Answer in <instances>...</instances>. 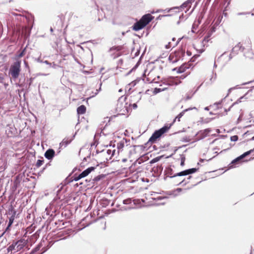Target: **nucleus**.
<instances>
[{
	"label": "nucleus",
	"instance_id": "f257e3e1",
	"mask_svg": "<svg viewBox=\"0 0 254 254\" xmlns=\"http://www.w3.org/2000/svg\"><path fill=\"white\" fill-rule=\"evenodd\" d=\"M198 169L196 168H191L185 170L184 171H181L179 173H177L176 174L173 173V171L172 168L170 167H168L166 168V169L165 171V175L166 176V177H170L171 178H175V180H174V182L178 183L177 185H179L181 184H182L184 183V182H185V179H176L177 177H181V176H184L189 175L190 174H193L195 173L197 171Z\"/></svg>",
	"mask_w": 254,
	"mask_h": 254
},
{
	"label": "nucleus",
	"instance_id": "f03ea898",
	"mask_svg": "<svg viewBox=\"0 0 254 254\" xmlns=\"http://www.w3.org/2000/svg\"><path fill=\"white\" fill-rule=\"evenodd\" d=\"M171 125L164 126L158 130H155L149 139L147 143H154L162 135L166 132L170 128Z\"/></svg>",
	"mask_w": 254,
	"mask_h": 254
},
{
	"label": "nucleus",
	"instance_id": "7ed1b4c3",
	"mask_svg": "<svg viewBox=\"0 0 254 254\" xmlns=\"http://www.w3.org/2000/svg\"><path fill=\"white\" fill-rule=\"evenodd\" d=\"M126 97L121 96L118 101L117 110L122 114L128 112V107L127 103L126 102Z\"/></svg>",
	"mask_w": 254,
	"mask_h": 254
},
{
	"label": "nucleus",
	"instance_id": "20e7f679",
	"mask_svg": "<svg viewBox=\"0 0 254 254\" xmlns=\"http://www.w3.org/2000/svg\"><path fill=\"white\" fill-rule=\"evenodd\" d=\"M21 62L16 61L11 65L9 69V74H11L13 79L18 77L20 72Z\"/></svg>",
	"mask_w": 254,
	"mask_h": 254
},
{
	"label": "nucleus",
	"instance_id": "39448f33",
	"mask_svg": "<svg viewBox=\"0 0 254 254\" xmlns=\"http://www.w3.org/2000/svg\"><path fill=\"white\" fill-rule=\"evenodd\" d=\"M115 149H104L101 153V156L104 158L106 161H109L112 159V156L115 155Z\"/></svg>",
	"mask_w": 254,
	"mask_h": 254
},
{
	"label": "nucleus",
	"instance_id": "423d86ee",
	"mask_svg": "<svg viewBox=\"0 0 254 254\" xmlns=\"http://www.w3.org/2000/svg\"><path fill=\"white\" fill-rule=\"evenodd\" d=\"M153 16H152L150 14H146L143 15L140 20L145 26L153 19Z\"/></svg>",
	"mask_w": 254,
	"mask_h": 254
},
{
	"label": "nucleus",
	"instance_id": "0eeeda50",
	"mask_svg": "<svg viewBox=\"0 0 254 254\" xmlns=\"http://www.w3.org/2000/svg\"><path fill=\"white\" fill-rule=\"evenodd\" d=\"M185 55V50L183 48L179 49L175 53L176 59L173 62H176L181 59H182Z\"/></svg>",
	"mask_w": 254,
	"mask_h": 254
},
{
	"label": "nucleus",
	"instance_id": "6e6552de",
	"mask_svg": "<svg viewBox=\"0 0 254 254\" xmlns=\"http://www.w3.org/2000/svg\"><path fill=\"white\" fill-rule=\"evenodd\" d=\"M75 135L72 136L70 138L69 137L64 138L63 141L60 143V148L62 147H65L67 145H68L72 140L73 139Z\"/></svg>",
	"mask_w": 254,
	"mask_h": 254
},
{
	"label": "nucleus",
	"instance_id": "1a4fd4ad",
	"mask_svg": "<svg viewBox=\"0 0 254 254\" xmlns=\"http://www.w3.org/2000/svg\"><path fill=\"white\" fill-rule=\"evenodd\" d=\"M125 144H126L127 146V139L124 138L117 143L118 153L123 151Z\"/></svg>",
	"mask_w": 254,
	"mask_h": 254
},
{
	"label": "nucleus",
	"instance_id": "9d476101",
	"mask_svg": "<svg viewBox=\"0 0 254 254\" xmlns=\"http://www.w3.org/2000/svg\"><path fill=\"white\" fill-rule=\"evenodd\" d=\"M55 152L53 149H48L45 153V157L48 160H52L55 156Z\"/></svg>",
	"mask_w": 254,
	"mask_h": 254
},
{
	"label": "nucleus",
	"instance_id": "9b49d317",
	"mask_svg": "<svg viewBox=\"0 0 254 254\" xmlns=\"http://www.w3.org/2000/svg\"><path fill=\"white\" fill-rule=\"evenodd\" d=\"M14 244L15 246L16 252H18L24 247L25 242L23 240H20L14 243Z\"/></svg>",
	"mask_w": 254,
	"mask_h": 254
},
{
	"label": "nucleus",
	"instance_id": "f8f14e48",
	"mask_svg": "<svg viewBox=\"0 0 254 254\" xmlns=\"http://www.w3.org/2000/svg\"><path fill=\"white\" fill-rule=\"evenodd\" d=\"M145 27L143 23L140 20L135 23L133 26L132 29L134 31H138Z\"/></svg>",
	"mask_w": 254,
	"mask_h": 254
},
{
	"label": "nucleus",
	"instance_id": "ddd939ff",
	"mask_svg": "<svg viewBox=\"0 0 254 254\" xmlns=\"http://www.w3.org/2000/svg\"><path fill=\"white\" fill-rule=\"evenodd\" d=\"M242 159L240 156L238 157L231 162L230 167H236L237 165L240 164L242 162Z\"/></svg>",
	"mask_w": 254,
	"mask_h": 254
},
{
	"label": "nucleus",
	"instance_id": "4468645a",
	"mask_svg": "<svg viewBox=\"0 0 254 254\" xmlns=\"http://www.w3.org/2000/svg\"><path fill=\"white\" fill-rule=\"evenodd\" d=\"M95 169V168L94 167H91L83 171L82 173H81L83 178L86 177L92 171L94 170Z\"/></svg>",
	"mask_w": 254,
	"mask_h": 254
},
{
	"label": "nucleus",
	"instance_id": "2eb2a0df",
	"mask_svg": "<svg viewBox=\"0 0 254 254\" xmlns=\"http://www.w3.org/2000/svg\"><path fill=\"white\" fill-rule=\"evenodd\" d=\"M193 109H196L195 107L193 108H188V109H185L184 110V111H183L182 112H181L176 117V118L174 119V122L177 119L178 121H180V119L184 116L185 113L187 111H188L189 110H192Z\"/></svg>",
	"mask_w": 254,
	"mask_h": 254
},
{
	"label": "nucleus",
	"instance_id": "dca6fc26",
	"mask_svg": "<svg viewBox=\"0 0 254 254\" xmlns=\"http://www.w3.org/2000/svg\"><path fill=\"white\" fill-rule=\"evenodd\" d=\"M86 108L84 105H81L77 109V112L78 114H83L86 112Z\"/></svg>",
	"mask_w": 254,
	"mask_h": 254
},
{
	"label": "nucleus",
	"instance_id": "f3484780",
	"mask_svg": "<svg viewBox=\"0 0 254 254\" xmlns=\"http://www.w3.org/2000/svg\"><path fill=\"white\" fill-rule=\"evenodd\" d=\"M192 0H188L185 2H184L182 5L181 8H189L191 6V4L192 3Z\"/></svg>",
	"mask_w": 254,
	"mask_h": 254
},
{
	"label": "nucleus",
	"instance_id": "a211bd4d",
	"mask_svg": "<svg viewBox=\"0 0 254 254\" xmlns=\"http://www.w3.org/2000/svg\"><path fill=\"white\" fill-rule=\"evenodd\" d=\"M188 68H189L188 64H183L178 69L177 72L179 73H183L185 72Z\"/></svg>",
	"mask_w": 254,
	"mask_h": 254
},
{
	"label": "nucleus",
	"instance_id": "6ab92c4d",
	"mask_svg": "<svg viewBox=\"0 0 254 254\" xmlns=\"http://www.w3.org/2000/svg\"><path fill=\"white\" fill-rule=\"evenodd\" d=\"M241 48H242V45H241V44L240 43H239L236 46H235V47H234L233 48L232 51V53L230 55V56H231L232 53H236V54L238 52V51L241 50Z\"/></svg>",
	"mask_w": 254,
	"mask_h": 254
},
{
	"label": "nucleus",
	"instance_id": "aec40b11",
	"mask_svg": "<svg viewBox=\"0 0 254 254\" xmlns=\"http://www.w3.org/2000/svg\"><path fill=\"white\" fill-rule=\"evenodd\" d=\"M211 129L210 128H206L202 131H201V134L203 135V137H206L211 131Z\"/></svg>",
	"mask_w": 254,
	"mask_h": 254
},
{
	"label": "nucleus",
	"instance_id": "412c9836",
	"mask_svg": "<svg viewBox=\"0 0 254 254\" xmlns=\"http://www.w3.org/2000/svg\"><path fill=\"white\" fill-rule=\"evenodd\" d=\"M7 251H8V252H12V251H14V253L16 252L15 246L14 243H13L12 244H11V245H10L8 247Z\"/></svg>",
	"mask_w": 254,
	"mask_h": 254
},
{
	"label": "nucleus",
	"instance_id": "4be33fe9",
	"mask_svg": "<svg viewBox=\"0 0 254 254\" xmlns=\"http://www.w3.org/2000/svg\"><path fill=\"white\" fill-rule=\"evenodd\" d=\"M253 151H254V149H251V150H249L248 151H247V152H245L244 153H243V154H242L241 155H240V157H241V158L243 160L245 157H246L247 156L249 155L252 152H253Z\"/></svg>",
	"mask_w": 254,
	"mask_h": 254
},
{
	"label": "nucleus",
	"instance_id": "5701e85b",
	"mask_svg": "<svg viewBox=\"0 0 254 254\" xmlns=\"http://www.w3.org/2000/svg\"><path fill=\"white\" fill-rule=\"evenodd\" d=\"M132 200L130 198H128L123 200V203L124 204H129L131 203Z\"/></svg>",
	"mask_w": 254,
	"mask_h": 254
},
{
	"label": "nucleus",
	"instance_id": "b1692460",
	"mask_svg": "<svg viewBox=\"0 0 254 254\" xmlns=\"http://www.w3.org/2000/svg\"><path fill=\"white\" fill-rule=\"evenodd\" d=\"M179 43V41H177L174 45H172L171 42H169L167 45H166V49H169L171 48L172 47H174L175 46H176L178 43Z\"/></svg>",
	"mask_w": 254,
	"mask_h": 254
},
{
	"label": "nucleus",
	"instance_id": "393cba45",
	"mask_svg": "<svg viewBox=\"0 0 254 254\" xmlns=\"http://www.w3.org/2000/svg\"><path fill=\"white\" fill-rule=\"evenodd\" d=\"M41 247V244L38 245L31 253V254H33L36 252L39 251Z\"/></svg>",
	"mask_w": 254,
	"mask_h": 254
},
{
	"label": "nucleus",
	"instance_id": "a878e982",
	"mask_svg": "<svg viewBox=\"0 0 254 254\" xmlns=\"http://www.w3.org/2000/svg\"><path fill=\"white\" fill-rule=\"evenodd\" d=\"M82 178H83V177L81 175V174L80 173V174H79V175H78L77 176L75 175L74 177L73 180H74L75 181H77L80 180Z\"/></svg>",
	"mask_w": 254,
	"mask_h": 254
},
{
	"label": "nucleus",
	"instance_id": "bb28decb",
	"mask_svg": "<svg viewBox=\"0 0 254 254\" xmlns=\"http://www.w3.org/2000/svg\"><path fill=\"white\" fill-rule=\"evenodd\" d=\"M44 160H38L36 164V166L37 167H40L43 163Z\"/></svg>",
	"mask_w": 254,
	"mask_h": 254
},
{
	"label": "nucleus",
	"instance_id": "cd10ccee",
	"mask_svg": "<svg viewBox=\"0 0 254 254\" xmlns=\"http://www.w3.org/2000/svg\"><path fill=\"white\" fill-rule=\"evenodd\" d=\"M14 216H12L11 217H10L9 219V222H8V227H10L11 226V225L12 224L13 222V220H14Z\"/></svg>",
	"mask_w": 254,
	"mask_h": 254
},
{
	"label": "nucleus",
	"instance_id": "c85d7f7f",
	"mask_svg": "<svg viewBox=\"0 0 254 254\" xmlns=\"http://www.w3.org/2000/svg\"><path fill=\"white\" fill-rule=\"evenodd\" d=\"M25 51H26V48H25L24 49H23L18 54V58H21L22 57H23L24 56V55L25 54Z\"/></svg>",
	"mask_w": 254,
	"mask_h": 254
},
{
	"label": "nucleus",
	"instance_id": "c756f323",
	"mask_svg": "<svg viewBox=\"0 0 254 254\" xmlns=\"http://www.w3.org/2000/svg\"><path fill=\"white\" fill-rule=\"evenodd\" d=\"M185 157L184 155L181 156V166H183L185 164Z\"/></svg>",
	"mask_w": 254,
	"mask_h": 254
},
{
	"label": "nucleus",
	"instance_id": "7c9ffc66",
	"mask_svg": "<svg viewBox=\"0 0 254 254\" xmlns=\"http://www.w3.org/2000/svg\"><path fill=\"white\" fill-rule=\"evenodd\" d=\"M230 139L232 141H236L238 139V136L237 135H234L231 137Z\"/></svg>",
	"mask_w": 254,
	"mask_h": 254
},
{
	"label": "nucleus",
	"instance_id": "2f4dec72",
	"mask_svg": "<svg viewBox=\"0 0 254 254\" xmlns=\"http://www.w3.org/2000/svg\"><path fill=\"white\" fill-rule=\"evenodd\" d=\"M159 160H160V157H156V158L153 159L152 160H151V161H150V163H154L158 162Z\"/></svg>",
	"mask_w": 254,
	"mask_h": 254
},
{
	"label": "nucleus",
	"instance_id": "473e14b6",
	"mask_svg": "<svg viewBox=\"0 0 254 254\" xmlns=\"http://www.w3.org/2000/svg\"><path fill=\"white\" fill-rule=\"evenodd\" d=\"M173 190L172 191H169L167 192V194L169 195H173L174 196H176L178 195V194L176 192H173Z\"/></svg>",
	"mask_w": 254,
	"mask_h": 254
},
{
	"label": "nucleus",
	"instance_id": "72a5a7b5",
	"mask_svg": "<svg viewBox=\"0 0 254 254\" xmlns=\"http://www.w3.org/2000/svg\"><path fill=\"white\" fill-rule=\"evenodd\" d=\"M182 190H183V189L181 188H178V189L174 190L173 192H176V193H177V192H180L182 191Z\"/></svg>",
	"mask_w": 254,
	"mask_h": 254
},
{
	"label": "nucleus",
	"instance_id": "f704fd0d",
	"mask_svg": "<svg viewBox=\"0 0 254 254\" xmlns=\"http://www.w3.org/2000/svg\"><path fill=\"white\" fill-rule=\"evenodd\" d=\"M195 29V23L193 24L191 29V32L193 33H195L194 29Z\"/></svg>",
	"mask_w": 254,
	"mask_h": 254
},
{
	"label": "nucleus",
	"instance_id": "c9c22d12",
	"mask_svg": "<svg viewBox=\"0 0 254 254\" xmlns=\"http://www.w3.org/2000/svg\"><path fill=\"white\" fill-rule=\"evenodd\" d=\"M191 178V176H190L188 179H187V181H186L184 184H183V186H185L187 184H188L189 183V180L190 179V178Z\"/></svg>",
	"mask_w": 254,
	"mask_h": 254
},
{
	"label": "nucleus",
	"instance_id": "e433bc0d",
	"mask_svg": "<svg viewBox=\"0 0 254 254\" xmlns=\"http://www.w3.org/2000/svg\"><path fill=\"white\" fill-rule=\"evenodd\" d=\"M210 37V36H208L207 37H205L204 39V41H206V42H208V41L209 40V37Z\"/></svg>",
	"mask_w": 254,
	"mask_h": 254
},
{
	"label": "nucleus",
	"instance_id": "4c0bfd02",
	"mask_svg": "<svg viewBox=\"0 0 254 254\" xmlns=\"http://www.w3.org/2000/svg\"><path fill=\"white\" fill-rule=\"evenodd\" d=\"M191 96H189V95H188L186 96V98L185 100H186V101H187V100H190V99H191Z\"/></svg>",
	"mask_w": 254,
	"mask_h": 254
},
{
	"label": "nucleus",
	"instance_id": "58836bf2",
	"mask_svg": "<svg viewBox=\"0 0 254 254\" xmlns=\"http://www.w3.org/2000/svg\"><path fill=\"white\" fill-rule=\"evenodd\" d=\"M43 63L47 64L49 65L50 66L51 65V63H49L48 61H45L43 62Z\"/></svg>",
	"mask_w": 254,
	"mask_h": 254
},
{
	"label": "nucleus",
	"instance_id": "ea45409f",
	"mask_svg": "<svg viewBox=\"0 0 254 254\" xmlns=\"http://www.w3.org/2000/svg\"><path fill=\"white\" fill-rule=\"evenodd\" d=\"M240 86L239 85H236L235 87H233V88H230L229 90H232V89H238V88H240Z\"/></svg>",
	"mask_w": 254,
	"mask_h": 254
},
{
	"label": "nucleus",
	"instance_id": "a19ab883",
	"mask_svg": "<svg viewBox=\"0 0 254 254\" xmlns=\"http://www.w3.org/2000/svg\"><path fill=\"white\" fill-rule=\"evenodd\" d=\"M187 54L188 56H190L191 55V52L189 51L187 52Z\"/></svg>",
	"mask_w": 254,
	"mask_h": 254
},
{
	"label": "nucleus",
	"instance_id": "79ce46f5",
	"mask_svg": "<svg viewBox=\"0 0 254 254\" xmlns=\"http://www.w3.org/2000/svg\"><path fill=\"white\" fill-rule=\"evenodd\" d=\"M132 107L133 108V109H136L137 108V105L136 103H134L133 105H132Z\"/></svg>",
	"mask_w": 254,
	"mask_h": 254
},
{
	"label": "nucleus",
	"instance_id": "37998d69",
	"mask_svg": "<svg viewBox=\"0 0 254 254\" xmlns=\"http://www.w3.org/2000/svg\"><path fill=\"white\" fill-rule=\"evenodd\" d=\"M185 77H186V76H185L184 75H182L180 76V78L182 79H183L185 78Z\"/></svg>",
	"mask_w": 254,
	"mask_h": 254
},
{
	"label": "nucleus",
	"instance_id": "c03bdc74",
	"mask_svg": "<svg viewBox=\"0 0 254 254\" xmlns=\"http://www.w3.org/2000/svg\"><path fill=\"white\" fill-rule=\"evenodd\" d=\"M9 227H8V225H7V227H6V229H5V231L3 233V234H3L6 232V231H7L9 229Z\"/></svg>",
	"mask_w": 254,
	"mask_h": 254
},
{
	"label": "nucleus",
	"instance_id": "a18cd8bd",
	"mask_svg": "<svg viewBox=\"0 0 254 254\" xmlns=\"http://www.w3.org/2000/svg\"><path fill=\"white\" fill-rule=\"evenodd\" d=\"M101 85H102V83H101L100 84V88H99V90H97V92L96 93V94H98V92H99V91H100V90H101Z\"/></svg>",
	"mask_w": 254,
	"mask_h": 254
},
{
	"label": "nucleus",
	"instance_id": "49530a36",
	"mask_svg": "<svg viewBox=\"0 0 254 254\" xmlns=\"http://www.w3.org/2000/svg\"><path fill=\"white\" fill-rule=\"evenodd\" d=\"M252 82V81H249V82H245V83H242V85H246V84H248Z\"/></svg>",
	"mask_w": 254,
	"mask_h": 254
},
{
	"label": "nucleus",
	"instance_id": "de8ad7c7",
	"mask_svg": "<svg viewBox=\"0 0 254 254\" xmlns=\"http://www.w3.org/2000/svg\"><path fill=\"white\" fill-rule=\"evenodd\" d=\"M37 61L38 62H40V63L43 62L42 61H41L40 58L37 59Z\"/></svg>",
	"mask_w": 254,
	"mask_h": 254
},
{
	"label": "nucleus",
	"instance_id": "09e8293b",
	"mask_svg": "<svg viewBox=\"0 0 254 254\" xmlns=\"http://www.w3.org/2000/svg\"><path fill=\"white\" fill-rule=\"evenodd\" d=\"M244 14H245V13H244V12H240V13H238V15H244Z\"/></svg>",
	"mask_w": 254,
	"mask_h": 254
},
{
	"label": "nucleus",
	"instance_id": "8fccbe9b",
	"mask_svg": "<svg viewBox=\"0 0 254 254\" xmlns=\"http://www.w3.org/2000/svg\"><path fill=\"white\" fill-rule=\"evenodd\" d=\"M204 110H206V111H208L209 110V108L208 107H206L205 108H204Z\"/></svg>",
	"mask_w": 254,
	"mask_h": 254
},
{
	"label": "nucleus",
	"instance_id": "3c124183",
	"mask_svg": "<svg viewBox=\"0 0 254 254\" xmlns=\"http://www.w3.org/2000/svg\"><path fill=\"white\" fill-rule=\"evenodd\" d=\"M228 149H229V148L224 149V150H223L222 151H221L220 152V153H222V152H223L226 151V150H227Z\"/></svg>",
	"mask_w": 254,
	"mask_h": 254
},
{
	"label": "nucleus",
	"instance_id": "603ef678",
	"mask_svg": "<svg viewBox=\"0 0 254 254\" xmlns=\"http://www.w3.org/2000/svg\"><path fill=\"white\" fill-rule=\"evenodd\" d=\"M214 31H215V28H214V27H213V28H212L211 32H214Z\"/></svg>",
	"mask_w": 254,
	"mask_h": 254
},
{
	"label": "nucleus",
	"instance_id": "864d4df0",
	"mask_svg": "<svg viewBox=\"0 0 254 254\" xmlns=\"http://www.w3.org/2000/svg\"><path fill=\"white\" fill-rule=\"evenodd\" d=\"M221 104V102H219L215 103L214 104V105H219V104Z\"/></svg>",
	"mask_w": 254,
	"mask_h": 254
},
{
	"label": "nucleus",
	"instance_id": "5fc2aeb1",
	"mask_svg": "<svg viewBox=\"0 0 254 254\" xmlns=\"http://www.w3.org/2000/svg\"><path fill=\"white\" fill-rule=\"evenodd\" d=\"M101 133H103L104 135H105V134L103 132V130H101Z\"/></svg>",
	"mask_w": 254,
	"mask_h": 254
},
{
	"label": "nucleus",
	"instance_id": "6e6d98bb",
	"mask_svg": "<svg viewBox=\"0 0 254 254\" xmlns=\"http://www.w3.org/2000/svg\"><path fill=\"white\" fill-rule=\"evenodd\" d=\"M155 90H157L158 92H159L160 91V89L155 88Z\"/></svg>",
	"mask_w": 254,
	"mask_h": 254
},
{
	"label": "nucleus",
	"instance_id": "4d7b16f0",
	"mask_svg": "<svg viewBox=\"0 0 254 254\" xmlns=\"http://www.w3.org/2000/svg\"><path fill=\"white\" fill-rule=\"evenodd\" d=\"M132 208V207H128V208H126L125 209H126V210L129 209H131V208Z\"/></svg>",
	"mask_w": 254,
	"mask_h": 254
},
{
	"label": "nucleus",
	"instance_id": "13d9d810",
	"mask_svg": "<svg viewBox=\"0 0 254 254\" xmlns=\"http://www.w3.org/2000/svg\"><path fill=\"white\" fill-rule=\"evenodd\" d=\"M175 40H176L175 38H173L172 39V41H175Z\"/></svg>",
	"mask_w": 254,
	"mask_h": 254
},
{
	"label": "nucleus",
	"instance_id": "bf43d9fd",
	"mask_svg": "<svg viewBox=\"0 0 254 254\" xmlns=\"http://www.w3.org/2000/svg\"><path fill=\"white\" fill-rule=\"evenodd\" d=\"M50 31H51V32H53V28H51V29H50Z\"/></svg>",
	"mask_w": 254,
	"mask_h": 254
},
{
	"label": "nucleus",
	"instance_id": "052dcab7",
	"mask_svg": "<svg viewBox=\"0 0 254 254\" xmlns=\"http://www.w3.org/2000/svg\"><path fill=\"white\" fill-rule=\"evenodd\" d=\"M230 108H229L228 110H225V111H226V112H228V111H229V110H230Z\"/></svg>",
	"mask_w": 254,
	"mask_h": 254
},
{
	"label": "nucleus",
	"instance_id": "680f3d73",
	"mask_svg": "<svg viewBox=\"0 0 254 254\" xmlns=\"http://www.w3.org/2000/svg\"><path fill=\"white\" fill-rule=\"evenodd\" d=\"M245 57H247L251 58L250 56H247V55H245Z\"/></svg>",
	"mask_w": 254,
	"mask_h": 254
},
{
	"label": "nucleus",
	"instance_id": "e2e57ef3",
	"mask_svg": "<svg viewBox=\"0 0 254 254\" xmlns=\"http://www.w3.org/2000/svg\"><path fill=\"white\" fill-rule=\"evenodd\" d=\"M119 91V92H122V89H120Z\"/></svg>",
	"mask_w": 254,
	"mask_h": 254
},
{
	"label": "nucleus",
	"instance_id": "0e129e2a",
	"mask_svg": "<svg viewBox=\"0 0 254 254\" xmlns=\"http://www.w3.org/2000/svg\"><path fill=\"white\" fill-rule=\"evenodd\" d=\"M209 114H210V115H212V114H213V113H212V112H210V113H209Z\"/></svg>",
	"mask_w": 254,
	"mask_h": 254
},
{
	"label": "nucleus",
	"instance_id": "69168bd1",
	"mask_svg": "<svg viewBox=\"0 0 254 254\" xmlns=\"http://www.w3.org/2000/svg\"><path fill=\"white\" fill-rule=\"evenodd\" d=\"M24 63L26 65L27 64V63L25 61L24 62Z\"/></svg>",
	"mask_w": 254,
	"mask_h": 254
},
{
	"label": "nucleus",
	"instance_id": "338daca9",
	"mask_svg": "<svg viewBox=\"0 0 254 254\" xmlns=\"http://www.w3.org/2000/svg\"><path fill=\"white\" fill-rule=\"evenodd\" d=\"M214 66H216V65L215 63H214Z\"/></svg>",
	"mask_w": 254,
	"mask_h": 254
},
{
	"label": "nucleus",
	"instance_id": "774afa93",
	"mask_svg": "<svg viewBox=\"0 0 254 254\" xmlns=\"http://www.w3.org/2000/svg\"><path fill=\"white\" fill-rule=\"evenodd\" d=\"M253 140H254V136L252 138Z\"/></svg>",
	"mask_w": 254,
	"mask_h": 254
}]
</instances>
